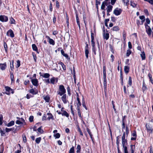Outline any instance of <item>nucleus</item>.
<instances>
[{"label": "nucleus", "mask_w": 153, "mask_h": 153, "mask_svg": "<svg viewBox=\"0 0 153 153\" xmlns=\"http://www.w3.org/2000/svg\"><path fill=\"white\" fill-rule=\"evenodd\" d=\"M66 92V90L64 86L62 85H60L59 86L58 91H57V93L58 94H59L61 96L63 94H65Z\"/></svg>", "instance_id": "nucleus-1"}, {"label": "nucleus", "mask_w": 153, "mask_h": 153, "mask_svg": "<svg viewBox=\"0 0 153 153\" xmlns=\"http://www.w3.org/2000/svg\"><path fill=\"white\" fill-rule=\"evenodd\" d=\"M139 18L141 20H142L141 21V23H140V21L139 20L137 21V24L138 26H139L140 25H142L143 24L144 22L145 21V17L144 16H139Z\"/></svg>", "instance_id": "nucleus-2"}, {"label": "nucleus", "mask_w": 153, "mask_h": 153, "mask_svg": "<svg viewBox=\"0 0 153 153\" xmlns=\"http://www.w3.org/2000/svg\"><path fill=\"white\" fill-rule=\"evenodd\" d=\"M126 134L124 132L123 134V136L122 138V144L123 145H127V141L125 139Z\"/></svg>", "instance_id": "nucleus-3"}, {"label": "nucleus", "mask_w": 153, "mask_h": 153, "mask_svg": "<svg viewBox=\"0 0 153 153\" xmlns=\"http://www.w3.org/2000/svg\"><path fill=\"white\" fill-rule=\"evenodd\" d=\"M122 11V10L121 9L117 8L114 10V13L116 16H118L121 14Z\"/></svg>", "instance_id": "nucleus-4"}, {"label": "nucleus", "mask_w": 153, "mask_h": 153, "mask_svg": "<svg viewBox=\"0 0 153 153\" xmlns=\"http://www.w3.org/2000/svg\"><path fill=\"white\" fill-rule=\"evenodd\" d=\"M8 20L7 16L4 15H1L0 16V21L2 22H7Z\"/></svg>", "instance_id": "nucleus-5"}, {"label": "nucleus", "mask_w": 153, "mask_h": 153, "mask_svg": "<svg viewBox=\"0 0 153 153\" xmlns=\"http://www.w3.org/2000/svg\"><path fill=\"white\" fill-rule=\"evenodd\" d=\"M7 35L10 37L13 38L14 36V35L13 31L12 30L10 29L9 30L7 33Z\"/></svg>", "instance_id": "nucleus-6"}, {"label": "nucleus", "mask_w": 153, "mask_h": 153, "mask_svg": "<svg viewBox=\"0 0 153 153\" xmlns=\"http://www.w3.org/2000/svg\"><path fill=\"white\" fill-rule=\"evenodd\" d=\"M58 80V79L57 78H55L54 77H53L51 78L50 79V83L54 85L57 82Z\"/></svg>", "instance_id": "nucleus-7"}, {"label": "nucleus", "mask_w": 153, "mask_h": 153, "mask_svg": "<svg viewBox=\"0 0 153 153\" xmlns=\"http://www.w3.org/2000/svg\"><path fill=\"white\" fill-rule=\"evenodd\" d=\"M46 37L48 40V41L50 44L53 45H55V42L53 39L50 38L48 36H46Z\"/></svg>", "instance_id": "nucleus-8"}, {"label": "nucleus", "mask_w": 153, "mask_h": 153, "mask_svg": "<svg viewBox=\"0 0 153 153\" xmlns=\"http://www.w3.org/2000/svg\"><path fill=\"white\" fill-rule=\"evenodd\" d=\"M31 82L34 85L37 86L38 85V81L37 79H31Z\"/></svg>", "instance_id": "nucleus-9"}, {"label": "nucleus", "mask_w": 153, "mask_h": 153, "mask_svg": "<svg viewBox=\"0 0 153 153\" xmlns=\"http://www.w3.org/2000/svg\"><path fill=\"white\" fill-rule=\"evenodd\" d=\"M104 79V82H103V85H104V91L105 92V91L107 90V80L106 77H103Z\"/></svg>", "instance_id": "nucleus-10"}, {"label": "nucleus", "mask_w": 153, "mask_h": 153, "mask_svg": "<svg viewBox=\"0 0 153 153\" xmlns=\"http://www.w3.org/2000/svg\"><path fill=\"white\" fill-rule=\"evenodd\" d=\"M5 89L6 91L7 92H6L5 94L7 95H10V91H12V89L10 87L7 86L5 87Z\"/></svg>", "instance_id": "nucleus-11"}, {"label": "nucleus", "mask_w": 153, "mask_h": 153, "mask_svg": "<svg viewBox=\"0 0 153 153\" xmlns=\"http://www.w3.org/2000/svg\"><path fill=\"white\" fill-rule=\"evenodd\" d=\"M61 99L64 104H66L67 103V100L66 99V94H63L62 96L61 97Z\"/></svg>", "instance_id": "nucleus-12"}, {"label": "nucleus", "mask_w": 153, "mask_h": 153, "mask_svg": "<svg viewBox=\"0 0 153 153\" xmlns=\"http://www.w3.org/2000/svg\"><path fill=\"white\" fill-rule=\"evenodd\" d=\"M146 32L147 33L148 35L150 36H151V33L152 32L151 29L150 27H149V28L146 29Z\"/></svg>", "instance_id": "nucleus-13"}, {"label": "nucleus", "mask_w": 153, "mask_h": 153, "mask_svg": "<svg viewBox=\"0 0 153 153\" xmlns=\"http://www.w3.org/2000/svg\"><path fill=\"white\" fill-rule=\"evenodd\" d=\"M61 53L62 54L63 56H65L66 58V59H69V58L68 55V54L65 53L64 51H63V49H62L61 50Z\"/></svg>", "instance_id": "nucleus-14"}, {"label": "nucleus", "mask_w": 153, "mask_h": 153, "mask_svg": "<svg viewBox=\"0 0 153 153\" xmlns=\"http://www.w3.org/2000/svg\"><path fill=\"white\" fill-rule=\"evenodd\" d=\"M47 114L49 116L47 118L48 120H49L50 119H51L53 120H54L53 117L51 113H47Z\"/></svg>", "instance_id": "nucleus-15"}, {"label": "nucleus", "mask_w": 153, "mask_h": 153, "mask_svg": "<svg viewBox=\"0 0 153 153\" xmlns=\"http://www.w3.org/2000/svg\"><path fill=\"white\" fill-rule=\"evenodd\" d=\"M130 151H131L130 153H134L135 149V145H130Z\"/></svg>", "instance_id": "nucleus-16"}, {"label": "nucleus", "mask_w": 153, "mask_h": 153, "mask_svg": "<svg viewBox=\"0 0 153 153\" xmlns=\"http://www.w3.org/2000/svg\"><path fill=\"white\" fill-rule=\"evenodd\" d=\"M146 126L147 129V131H151V132L152 133V127L150 126L149 125H147V124H146Z\"/></svg>", "instance_id": "nucleus-17"}, {"label": "nucleus", "mask_w": 153, "mask_h": 153, "mask_svg": "<svg viewBox=\"0 0 153 153\" xmlns=\"http://www.w3.org/2000/svg\"><path fill=\"white\" fill-rule=\"evenodd\" d=\"M76 153H79L80 152L81 150V146L80 145H78L76 148Z\"/></svg>", "instance_id": "nucleus-18"}, {"label": "nucleus", "mask_w": 153, "mask_h": 153, "mask_svg": "<svg viewBox=\"0 0 153 153\" xmlns=\"http://www.w3.org/2000/svg\"><path fill=\"white\" fill-rule=\"evenodd\" d=\"M14 124V122L13 121H11L8 124H5V125L7 127H10Z\"/></svg>", "instance_id": "nucleus-19"}, {"label": "nucleus", "mask_w": 153, "mask_h": 153, "mask_svg": "<svg viewBox=\"0 0 153 153\" xmlns=\"http://www.w3.org/2000/svg\"><path fill=\"white\" fill-rule=\"evenodd\" d=\"M41 76L44 78H48L50 77V75L48 73H44Z\"/></svg>", "instance_id": "nucleus-20"}, {"label": "nucleus", "mask_w": 153, "mask_h": 153, "mask_svg": "<svg viewBox=\"0 0 153 153\" xmlns=\"http://www.w3.org/2000/svg\"><path fill=\"white\" fill-rule=\"evenodd\" d=\"M61 114L62 116H65L66 117H68L69 116V114L65 111H63Z\"/></svg>", "instance_id": "nucleus-21"}, {"label": "nucleus", "mask_w": 153, "mask_h": 153, "mask_svg": "<svg viewBox=\"0 0 153 153\" xmlns=\"http://www.w3.org/2000/svg\"><path fill=\"white\" fill-rule=\"evenodd\" d=\"M32 48L34 51H36L38 53H39L38 50V48L35 44H33L32 45Z\"/></svg>", "instance_id": "nucleus-22"}, {"label": "nucleus", "mask_w": 153, "mask_h": 153, "mask_svg": "<svg viewBox=\"0 0 153 153\" xmlns=\"http://www.w3.org/2000/svg\"><path fill=\"white\" fill-rule=\"evenodd\" d=\"M113 7L111 5H109L107 7V11L109 13L112 10Z\"/></svg>", "instance_id": "nucleus-23"}, {"label": "nucleus", "mask_w": 153, "mask_h": 153, "mask_svg": "<svg viewBox=\"0 0 153 153\" xmlns=\"http://www.w3.org/2000/svg\"><path fill=\"white\" fill-rule=\"evenodd\" d=\"M126 145H122L124 149V153H128L127 147L126 146Z\"/></svg>", "instance_id": "nucleus-24"}, {"label": "nucleus", "mask_w": 153, "mask_h": 153, "mask_svg": "<svg viewBox=\"0 0 153 153\" xmlns=\"http://www.w3.org/2000/svg\"><path fill=\"white\" fill-rule=\"evenodd\" d=\"M109 37V34L108 33H104L103 34V37L104 39H105L106 40H107L108 39Z\"/></svg>", "instance_id": "nucleus-25"}, {"label": "nucleus", "mask_w": 153, "mask_h": 153, "mask_svg": "<svg viewBox=\"0 0 153 153\" xmlns=\"http://www.w3.org/2000/svg\"><path fill=\"white\" fill-rule=\"evenodd\" d=\"M125 128V117L123 118L122 119V128L123 129H124Z\"/></svg>", "instance_id": "nucleus-26"}, {"label": "nucleus", "mask_w": 153, "mask_h": 153, "mask_svg": "<svg viewBox=\"0 0 153 153\" xmlns=\"http://www.w3.org/2000/svg\"><path fill=\"white\" fill-rule=\"evenodd\" d=\"M112 30L113 31H118L119 30V28L118 26H114L112 28Z\"/></svg>", "instance_id": "nucleus-27"}, {"label": "nucleus", "mask_w": 153, "mask_h": 153, "mask_svg": "<svg viewBox=\"0 0 153 153\" xmlns=\"http://www.w3.org/2000/svg\"><path fill=\"white\" fill-rule=\"evenodd\" d=\"M69 153H75L74 147L72 146L69 150Z\"/></svg>", "instance_id": "nucleus-28"}, {"label": "nucleus", "mask_w": 153, "mask_h": 153, "mask_svg": "<svg viewBox=\"0 0 153 153\" xmlns=\"http://www.w3.org/2000/svg\"><path fill=\"white\" fill-rule=\"evenodd\" d=\"M14 130V128H5V131L6 132H8L10 131H13Z\"/></svg>", "instance_id": "nucleus-29"}, {"label": "nucleus", "mask_w": 153, "mask_h": 153, "mask_svg": "<svg viewBox=\"0 0 153 153\" xmlns=\"http://www.w3.org/2000/svg\"><path fill=\"white\" fill-rule=\"evenodd\" d=\"M10 23L11 24H15V21L12 17H11L10 19Z\"/></svg>", "instance_id": "nucleus-30"}, {"label": "nucleus", "mask_w": 153, "mask_h": 153, "mask_svg": "<svg viewBox=\"0 0 153 153\" xmlns=\"http://www.w3.org/2000/svg\"><path fill=\"white\" fill-rule=\"evenodd\" d=\"M140 56L143 60H144L145 59V54L144 52H143L142 53L140 54Z\"/></svg>", "instance_id": "nucleus-31"}, {"label": "nucleus", "mask_w": 153, "mask_h": 153, "mask_svg": "<svg viewBox=\"0 0 153 153\" xmlns=\"http://www.w3.org/2000/svg\"><path fill=\"white\" fill-rule=\"evenodd\" d=\"M3 116L2 114H0V125H1L3 123Z\"/></svg>", "instance_id": "nucleus-32"}, {"label": "nucleus", "mask_w": 153, "mask_h": 153, "mask_svg": "<svg viewBox=\"0 0 153 153\" xmlns=\"http://www.w3.org/2000/svg\"><path fill=\"white\" fill-rule=\"evenodd\" d=\"M16 118L18 120H20V121H21L23 122V124L24 125L26 123L25 122V120L23 118H20L18 117H16Z\"/></svg>", "instance_id": "nucleus-33"}, {"label": "nucleus", "mask_w": 153, "mask_h": 153, "mask_svg": "<svg viewBox=\"0 0 153 153\" xmlns=\"http://www.w3.org/2000/svg\"><path fill=\"white\" fill-rule=\"evenodd\" d=\"M41 140V137H39L36 138L35 140V141L37 144H39L40 143Z\"/></svg>", "instance_id": "nucleus-34"}, {"label": "nucleus", "mask_w": 153, "mask_h": 153, "mask_svg": "<svg viewBox=\"0 0 153 153\" xmlns=\"http://www.w3.org/2000/svg\"><path fill=\"white\" fill-rule=\"evenodd\" d=\"M148 76L150 80L151 83L153 84V80L152 78V75L150 74L149 73L148 74Z\"/></svg>", "instance_id": "nucleus-35"}, {"label": "nucleus", "mask_w": 153, "mask_h": 153, "mask_svg": "<svg viewBox=\"0 0 153 153\" xmlns=\"http://www.w3.org/2000/svg\"><path fill=\"white\" fill-rule=\"evenodd\" d=\"M82 105L83 106V107H84L86 110L87 109V108L85 105V103L84 99L83 98L82 100Z\"/></svg>", "instance_id": "nucleus-36"}, {"label": "nucleus", "mask_w": 153, "mask_h": 153, "mask_svg": "<svg viewBox=\"0 0 153 153\" xmlns=\"http://www.w3.org/2000/svg\"><path fill=\"white\" fill-rule=\"evenodd\" d=\"M44 100L47 102H48L50 100V98L48 96H45L44 97Z\"/></svg>", "instance_id": "nucleus-37"}, {"label": "nucleus", "mask_w": 153, "mask_h": 153, "mask_svg": "<svg viewBox=\"0 0 153 153\" xmlns=\"http://www.w3.org/2000/svg\"><path fill=\"white\" fill-rule=\"evenodd\" d=\"M103 77H106L105 68H103Z\"/></svg>", "instance_id": "nucleus-38"}, {"label": "nucleus", "mask_w": 153, "mask_h": 153, "mask_svg": "<svg viewBox=\"0 0 153 153\" xmlns=\"http://www.w3.org/2000/svg\"><path fill=\"white\" fill-rule=\"evenodd\" d=\"M131 51L130 49L127 50L126 53V56H128L131 54Z\"/></svg>", "instance_id": "nucleus-39"}, {"label": "nucleus", "mask_w": 153, "mask_h": 153, "mask_svg": "<svg viewBox=\"0 0 153 153\" xmlns=\"http://www.w3.org/2000/svg\"><path fill=\"white\" fill-rule=\"evenodd\" d=\"M91 45L92 46V48H93V50L94 51V47L95 46V42L94 41V40H91Z\"/></svg>", "instance_id": "nucleus-40"}, {"label": "nucleus", "mask_w": 153, "mask_h": 153, "mask_svg": "<svg viewBox=\"0 0 153 153\" xmlns=\"http://www.w3.org/2000/svg\"><path fill=\"white\" fill-rule=\"evenodd\" d=\"M4 48L5 50V51L6 52H7V44L5 42H4Z\"/></svg>", "instance_id": "nucleus-41"}, {"label": "nucleus", "mask_w": 153, "mask_h": 153, "mask_svg": "<svg viewBox=\"0 0 153 153\" xmlns=\"http://www.w3.org/2000/svg\"><path fill=\"white\" fill-rule=\"evenodd\" d=\"M0 133L1 136H4V135L5 134V132L3 131L1 128H0Z\"/></svg>", "instance_id": "nucleus-42"}, {"label": "nucleus", "mask_w": 153, "mask_h": 153, "mask_svg": "<svg viewBox=\"0 0 153 153\" xmlns=\"http://www.w3.org/2000/svg\"><path fill=\"white\" fill-rule=\"evenodd\" d=\"M77 100L78 101V103H77L76 105H79V106H81V103L80 102L78 96V95H77Z\"/></svg>", "instance_id": "nucleus-43"}, {"label": "nucleus", "mask_w": 153, "mask_h": 153, "mask_svg": "<svg viewBox=\"0 0 153 153\" xmlns=\"http://www.w3.org/2000/svg\"><path fill=\"white\" fill-rule=\"evenodd\" d=\"M128 84L130 86H131L132 85V79L131 76L129 77Z\"/></svg>", "instance_id": "nucleus-44"}, {"label": "nucleus", "mask_w": 153, "mask_h": 153, "mask_svg": "<svg viewBox=\"0 0 153 153\" xmlns=\"http://www.w3.org/2000/svg\"><path fill=\"white\" fill-rule=\"evenodd\" d=\"M16 123V124L18 125L24 124L23 122L21 121H20V120H17Z\"/></svg>", "instance_id": "nucleus-45"}, {"label": "nucleus", "mask_w": 153, "mask_h": 153, "mask_svg": "<svg viewBox=\"0 0 153 153\" xmlns=\"http://www.w3.org/2000/svg\"><path fill=\"white\" fill-rule=\"evenodd\" d=\"M42 127H40L37 129L38 131L41 134H42L43 132V131L41 129Z\"/></svg>", "instance_id": "nucleus-46"}, {"label": "nucleus", "mask_w": 153, "mask_h": 153, "mask_svg": "<svg viewBox=\"0 0 153 153\" xmlns=\"http://www.w3.org/2000/svg\"><path fill=\"white\" fill-rule=\"evenodd\" d=\"M106 3L105 2H103L102 3V4L101 6V8L102 10L104 9L105 7V5L106 4Z\"/></svg>", "instance_id": "nucleus-47"}, {"label": "nucleus", "mask_w": 153, "mask_h": 153, "mask_svg": "<svg viewBox=\"0 0 153 153\" xmlns=\"http://www.w3.org/2000/svg\"><path fill=\"white\" fill-rule=\"evenodd\" d=\"M56 138H59L60 137V134L59 133H57L54 135Z\"/></svg>", "instance_id": "nucleus-48"}, {"label": "nucleus", "mask_w": 153, "mask_h": 153, "mask_svg": "<svg viewBox=\"0 0 153 153\" xmlns=\"http://www.w3.org/2000/svg\"><path fill=\"white\" fill-rule=\"evenodd\" d=\"M88 53H89V51L88 50H85V56L87 58H88Z\"/></svg>", "instance_id": "nucleus-49"}, {"label": "nucleus", "mask_w": 153, "mask_h": 153, "mask_svg": "<svg viewBox=\"0 0 153 153\" xmlns=\"http://www.w3.org/2000/svg\"><path fill=\"white\" fill-rule=\"evenodd\" d=\"M95 35L91 31V40H94V36Z\"/></svg>", "instance_id": "nucleus-50"}, {"label": "nucleus", "mask_w": 153, "mask_h": 153, "mask_svg": "<svg viewBox=\"0 0 153 153\" xmlns=\"http://www.w3.org/2000/svg\"><path fill=\"white\" fill-rule=\"evenodd\" d=\"M129 0H123V2L124 4H126V5H128L129 4Z\"/></svg>", "instance_id": "nucleus-51"}, {"label": "nucleus", "mask_w": 153, "mask_h": 153, "mask_svg": "<svg viewBox=\"0 0 153 153\" xmlns=\"http://www.w3.org/2000/svg\"><path fill=\"white\" fill-rule=\"evenodd\" d=\"M30 92L33 94H36V93L35 91L33 89H31L30 90Z\"/></svg>", "instance_id": "nucleus-52"}, {"label": "nucleus", "mask_w": 153, "mask_h": 153, "mask_svg": "<svg viewBox=\"0 0 153 153\" xmlns=\"http://www.w3.org/2000/svg\"><path fill=\"white\" fill-rule=\"evenodd\" d=\"M146 88V87L145 85V82L144 81H143V91H145Z\"/></svg>", "instance_id": "nucleus-53"}, {"label": "nucleus", "mask_w": 153, "mask_h": 153, "mask_svg": "<svg viewBox=\"0 0 153 153\" xmlns=\"http://www.w3.org/2000/svg\"><path fill=\"white\" fill-rule=\"evenodd\" d=\"M44 81L45 82V83L47 84H49L50 83V81L49 79H45L44 80Z\"/></svg>", "instance_id": "nucleus-54"}, {"label": "nucleus", "mask_w": 153, "mask_h": 153, "mask_svg": "<svg viewBox=\"0 0 153 153\" xmlns=\"http://www.w3.org/2000/svg\"><path fill=\"white\" fill-rule=\"evenodd\" d=\"M124 71L126 74H127L129 71V68H124Z\"/></svg>", "instance_id": "nucleus-55"}, {"label": "nucleus", "mask_w": 153, "mask_h": 153, "mask_svg": "<svg viewBox=\"0 0 153 153\" xmlns=\"http://www.w3.org/2000/svg\"><path fill=\"white\" fill-rule=\"evenodd\" d=\"M10 78L12 81H14V75L13 73L10 72Z\"/></svg>", "instance_id": "nucleus-56"}, {"label": "nucleus", "mask_w": 153, "mask_h": 153, "mask_svg": "<svg viewBox=\"0 0 153 153\" xmlns=\"http://www.w3.org/2000/svg\"><path fill=\"white\" fill-rule=\"evenodd\" d=\"M78 131L79 132L80 135L82 136H83V133H82L80 128L79 127H78Z\"/></svg>", "instance_id": "nucleus-57"}, {"label": "nucleus", "mask_w": 153, "mask_h": 153, "mask_svg": "<svg viewBox=\"0 0 153 153\" xmlns=\"http://www.w3.org/2000/svg\"><path fill=\"white\" fill-rule=\"evenodd\" d=\"M20 65V62L19 60H17L16 61V66L17 67H19Z\"/></svg>", "instance_id": "nucleus-58"}, {"label": "nucleus", "mask_w": 153, "mask_h": 153, "mask_svg": "<svg viewBox=\"0 0 153 153\" xmlns=\"http://www.w3.org/2000/svg\"><path fill=\"white\" fill-rule=\"evenodd\" d=\"M33 116H30L29 118V121L31 122H33Z\"/></svg>", "instance_id": "nucleus-59"}, {"label": "nucleus", "mask_w": 153, "mask_h": 153, "mask_svg": "<svg viewBox=\"0 0 153 153\" xmlns=\"http://www.w3.org/2000/svg\"><path fill=\"white\" fill-rule=\"evenodd\" d=\"M128 47L129 49H131L132 48V45L131 44V43L130 42H129L128 43Z\"/></svg>", "instance_id": "nucleus-60"}, {"label": "nucleus", "mask_w": 153, "mask_h": 153, "mask_svg": "<svg viewBox=\"0 0 153 153\" xmlns=\"http://www.w3.org/2000/svg\"><path fill=\"white\" fill-rule=\"evenodd\" d=\"M144 13L147 15H149V13L148 10L147 9H145L144 10Z\"/></svg>", "instance_id": "nucleus-61"}, {"label": "nucleus", "mask_w": 153, "mask_h": 153, "mask_svg": "<svg viewBox=\"0 0 153 153\" xmlns=\"http://www.w3.org/2000/svg\"><path fill=\"white\" fill-rule=\"evenodd\" d=\"M132 135L134 137H136L137 134L136 132L135 131H134L133 133L132 134Z\"/></svg>", "instance_id": "nucleus-62"}, {"label": "nucleus", "mask_w": 153, "mask_h": 153, "mask_svg": "<svg viewBox=\"0 0 153 153\" xmlns=\"http://www.w3.org/2000/svg\"><path fill=\"white\" fill-rule=\"evenodd\" d=\"M150 153H153V150L152 146L149 147Z\"/></svg>", "instance_id": "nucleus-63"}, {"label": "nucleus", "mask_w": 153, "mask_h": 153, "mask_svg": "<svg viewBox=\"0 0 153 153\" xmlns=\"http://www.w3.org/2000/svg\"><path fill=\"white\" fill-rule=\"evenodd\" d=\"M147 2L149 3L152 5H153V0H148Z\"/></svg>", "instance_id": "nucleus-64"}]
</instances>
